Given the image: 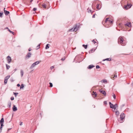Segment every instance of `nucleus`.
Segmentation results:
<instances>
[{
	"mask_svg": "<svg viewBox=\"0 0 133 133\" xmlns=\"http://www.w3.org/2000/svg\"><path fill=\"white\" fill-rule=\"evenodd\" d=\"M118 43L122 46H124L126 45V43L124 42L123 38L121 36L119 37L118 39Z\"/></svg>",
	"mask_w": 133,
	"mask_h": 133,
	"instance_id": "obj_1",
	"label": "nucleus"
},
{
	"mask_svg": "<svg viewBox=\"0 0 133 133\" xmlns=\"http://www.w3.org/2000/svg\"><path fill=\"white\" fill-rule=\"evenodd\" d=\"M79 24H77L74 26L73 28L69 30L70 31H75L76 32L79 29Z\"/></svg>",
	"mask_w": 133,
	"mask_h": 133,
	"instance_id": "obj_2",
	"label": "nucleus"
},
{
	"mask_svg": "<svg viewBox=\"0 0 133 133\" xmlns=\"http://www.w3.org/2000/svg\"><path fill=\"white\" fill-rule=\"evenodd\" d=\"M125 117V114L124 113H122L120 116V119L119 120L118 119V121L120 123H122L123 122V119Z\"/></svg>",
	"mask_w": 133,
	"mask_h": 133,
	"instance_id": "obj_3",
	"label": "nucleus"
},
{
	"mask_svg": "<svg viewBox=\"0 0 133 133\" xmlns=\"http://www.w3.org/2000/svg\"><path fill=\"white\" fill-rule=\"evenodd\" d=\"M40 63V61H37L33 63L30 68V69H33L36 65H38Z\"/></svg>",
	"mask_w": 133,
	"mask_h": 133,
	"instance_id": "obj_4",
	"label": "nucleus"
},
{
	"mask_svg": "<svg viewBox=\"0 0 133 133\" xmlns=\"http://www.w3.org/2000/svg\"><path fill=\"white\" fill-rule=\"evenodd\" d=\"M132 5L129 3H127L126 5H125L124 6V7L125 8L127 9H128L130 8L131 6Z\"/></svg>",
	"mask_w": 133,
	"mask_h": 133,
	"instance_id": "obj_5",
	"label": "nucleus"
},
{
	"mask_svg": "<svg viewBox=\"0 0 133 133\" xmlns=\"http://www.w3.org/2000/svg\"><path fill=\"white\" fill-rule=\"evenodd\" d=\"M31 55L32 54L31 52H28L25 56V59H27L31 57Z\"/></svg>",
	"mask_w": 133,
	"mask_h": 133,
	"instance_id": "obj_6",
	"label": "nucleus"
},
{
	"mask_svg": "<svg viewBox=\"0 0 133 133\" xmlns=\"http://www.w3.org/2000/svg\"><path fill=\"white\" fill-rule=\"evenodd\" d=\"M7 62L8 63V64H9L11 61V57L10 56H8L7 57Z\"/></svg>",
	"mask_w": 133,
	"mask_h": 133,
	"instance_id": "obj_7",
	"label": "nucleus"
},
{
	"mask_svg": "<svg viewBox=\"0 0 133 133\" xmlns=\"http://www.w3.org/2000/svg\"><path fill=\"white\" fill-rule=\"evenodd\" d=\"M109 104L110 105V108L114 109V110H115V107L114 105L113 104H112L111 102H109Z\"/></svg>",
	"mask_w": 133,
	"mask_h": 133,
	"instance_id": "obj_8",
	"label": "nucleus"
},
{
	"mask_svg": "<svg viewBox=\"0 0 133 133\" xmlns=\"http://www.w3.org/2000/svg\"><path fill=\"white\" fill-rule=\"evenodd\" d=\"M99 91L101 93L103 94L104 96H106V93L105 91H103L102 89L99 90Z\"/></svg>",
	"mask_w": 133,
	"mask_h": 133,
	"instance_id": "obj_9",
	"label": "nucleus"
},
{
	"mask_svg": "<svg viewBox=\"0 0 133 133\" xmlns=\"http://www.w3.org/2000/svg\"><path fill=\"white\" fill-rule=\"evenodd\" d=\"M4 122V119L3 118H1V119L0 121V123L1 124V125L2 126V125H3V123Z\"/></svg>",
	"mask_w": 133,
	"mask_h": 133,
	"instance_id": "obj_10",
	"label": "nucleus"
},
{
	"mask_svg": "<svg viewBox=\"0 0 133 133\" xmlns=\"http://www.w3.org/2000/svg\"><path fill=\"white\" fill-rule=\"evenodd\" d=\"M124 25L125 26H128L129 27H131V24L130 22H128L126 23V24H125Z\"/></svg>",
	"mask_w": 133,
	"mask_h": 133,
	"instance_id": "obj_11",
	"label": "nucleus"
},
{
	"mask_svg": "<svg viewBox=\"0 0 133 133\" xmlns=\"http://www.w3.org/2000/svg\"><path fill=\"white\" fill-rule=\"evenodd\" d=\"M5 8H4V14H5L6 15H8L9 13V11L5 10Z\"/></svg>",
	"mask_w": 133,
	"mask_h": 133,
	"instance_id": "obj_12",
	"label": "nucleus"
},
{
	"mask_svg": "<svg viewBox=\"0 0 133 133\" xmlns=\"http://www.w3.org/2000/svg\"><path fill=\"white\" fill-rule=\"evenodd\" d=\"M96 49H95V48L94 49V48L92 49H91V50H89V53H91L92 52H93L95 51Z\"/></svg>",
	"mask_w": 133,
	"mask_h": 133,
	"instance_id": "obj_13",
	"label": "nucleus"
},
{
	"mask_svg": "<svg viewBox=\"0 0 133 133\" xmlns=\"http://www.w3.org/2000/svg\"><path fill=\"white\" fill-rule=\"evenodd\" d=\"M12 110L14 111H15L17 110V108L15 105H14L12 108Z\"/></svg>",
	"mask_w": 133,
	"mask_h": 133,
	"instance_id": "obj_14",
	"label": "nucleus"
},
{
	"mask_svg": "<svg viewBox=\"0 0 133 133\" xmlns=\"http://www.w3.org/2000/svg\"><path fill=\"white\" fill-rule=\"evenodd\" d=\"M94 67L95 66L93 65H90L88 66V68L89 69H91Z\"/></svg>",
	"mask_w": 133,
	"mask_h": 133,
	"instance_id": "obj_15",
	"label": "nucleus"
},
{
	"mask_svg": "<svg viewBox=\"0 0 133 133\" xmlns=\"http://www.w3.org/2000/svg\"><path fill=\"white\" fill-rule=\"evenodd\" d=\"M111 60V58H108L105 59H104L103 60V61H110Z\"/></svg>",
	"mask_w": 133,
	"mask_h": 133,
	"instance_id": "obj_16",
	"label": "nucleus"
},
{
	"mask_svg": "<svg viewBox=\"0 0 133 133\" xmlns=\"http://www.w3.org/2000/svg\"><path fill=\"white\" fill-rule=\"evenodd\" d=\"M101 8V6H99V4H98L97 5L96 8L98 10H99Z\"/></svg>",
	"mask_w": 133,
	"mask_h": 133,
	"instance_id": "obj_17",
	"label": "nucleus"
},
{
	"mask_svg": "<svg viewBox=\"0 0 133 133\" xmlns=\"http://www.w3.org/2000/svg\"><path fill=\"white\" fill-rule=\"evenodd\" d=\"M20 73L21 74V77H22L23 75L24 72L23 70H21L20 71Z\"/></svg>",
	"mask_w": 133,
	"mask_h": 133,
	"instance_id": "obj_18",
	"label": "nucleus"
},
{
	"mask_svg": "<svg viewBox=\"0 0 133 133\" xmlns=\"http://www.w3.org/2000/svg\"><path fill=\"white\" fill-rule=\"evenodd\" d=\"M95 95V97H96L97 96V94L96 92H94V91L93 92V93L92 94V95Z\"/></svg>",
	"mask_w": 133,
	"mask_h": 133,
	"instance_id": "obj_19",
	"label": "nucleus"
},
{
	"mask_svg": "<svg viewBox=\"0 0 133 133\" xmlns=\"http://www.w3.org/2000/svg\"><path fill=\"white\" fill-rule=\"evenodd\" d=\"M87 11L88 13H91L92 14L93 12H92L91 10L89 9V8H88L87 9Z\"/></svg>",
	"mask_w": 133,
	"mask_h": 133,
	"instance_id": "obj_20",
	"label": "nucleus"
},
{
	"mask_svg": "<svg viewBox=\"0 0 133 133\" xmlns=\"http://www.w3.org/2000/svg\"><path fill=\"white\" fill-rule=\"evenodd\" d=\"M6 66L7 69H9L10 67V66L7 64H6Z\"/></svg>",
	"mask_w": 133,
	"mask_h": 133,
	"instance_id": "obj_21",
	"label": "nucleus"
},
{
	"mask_svg": "<svg viewBox=\"0 0 133 133\" xmlns=\"http://www.w3.org/2000/svg\"><path fill=\"white\" fill-rule=\"evenodd\" d=\"M87 45H85L84 44H83L82 45V46L83 47H84L85 49H86L87 48Z\"/></svg>",
	"mask_w": 133,
	"mask_h": 133,
	"instance_id": "obj_22",
	"label": "nucleus"
},
{
	"mask_svg": "<svg viewBox=\"0 0 133 133\" xmlns=\"http://www.w3.org/2000/svg\"><path fill=\"white\" fill-rule=\"evenodd\" d=\"M11 105V103L10 102H9L8 103V107L9 108H10Z\"/></svg>",
	"mask_w": 133,
	"mask_h": 133,
	"instance_id": "obj_23",
	"label": "nucleus"
},
{
	"mask_svg": "<svg viewBox=\"0 0 133 133\" xmlns=\"http://www.w3.org/2000/svg\"><path fill=\"white\" fill-rule=\"evenodd\" d=\"M115 113L116 115L117 116H118L119 115V113L118 111H116Z\"/></svg>",
	"mask_w": 133,
	"mask_h": 133,
	"instance_id": "obj_24",
	"label": "nucleus"
},
{
	"mask_svg": "<svg viewBox=\"0 0 133 133\" xmlns=\"http://www.w3.org/2000/svg\"><path fill=\"white\" fill-rule=\"evenodd\" d=\"M24 87V85L23 84H22L20 87L21 89H23Z\"/></svg>",
	"mask_w": 133,
	"mask_h": 133,
	"instance_id": "obj_25",
	"label": "nucleus"
},
{
	"mask_svg": "<svg viewBox=\"0 0 133 133\" xmlns=\"http://www.w3.org/2000/svg\"><path fill=\"white\" fill-rule=\"evenodd\" d=\"M4 125H1V127L0 128V132H2V127H3Z\"/></svg>",
	"mask_w": 133,
	"mask_h": 133,
	"instance_id": "obj_26",
	"label": "nucleus"
},
{
	"mask_svg": "<svg viewBox=\"0 0 133 133\" xmlns=\"http://www.w3.org/2000/svg\"><path fill=\"white\" fill-rule=\"evenodd\" d=\"M49 44H47L46 46L45 47V49H48L49 48Z\"/></svg>",
	"mask_w": 133,
	"mask_h": 133,
	"instance_id": "obj_27",
	"label": "nucleus"
},
{
	"mask_svg": "<svg viewBox=\"0 0 133 133\" xmlns=\"http://www.w3.org/2000/svg\"><path fill=\"white\" fill-rule=\"evenodd\" d=\"M42 6L44 8H46V5L45 4H43L42 5Z\"/></svg>",
	"mask_w": 133,
	"mask_h": 133,
	"instance_id": "obj_28",
	"label": "nucleus"
},
{
	"mask_svg": "<svg viewBox=\"0 0 133 133\" xmlns=\"http://www.w3.org/2000/svg\"><path fill=\"white\" fill-rule=\"evenodd\" d=\"M10 77V76L9 75H8L7 76L5 77V79H8Z\"/></svg>",
	"mask_w": 133,
	"mask_h": 133,
	"instance_id": "obj_29",
	"label": "nucleus"
},
{
	"mask_svg": "<svg viewBox=\"0 0 133 133\" xmlns=\"http://www.w3.org/2000/svg\"><path fill=\"white\" fill-rule=\"evenodd\" d=\"M40 48V44H38L36 47V49L37 50Z\"/></svg>",
	"mask_w": 133,
	"mask_h": 133,
	"instance_id": "obj_30",
	"label": "nucleus"
},
{
	"mask_svg": "<svg viewBox=\"0 0 133 133\" xmlns=\"http://www.w3.org/2000/svg\"><path fill=\"white\" fill-rule=\"evenodd\" d=\"M7 82V79H5V78L4 81V84H6Z\"/></svg>",
	"mask_w": 133,
	"mask_h": 133,
	"instance_id": "obj_31",
	"label": "nucleus"
},
{
	"mask_svg": "<svg viewBox=\"0 0 133 133\" xmlns=\"http://www.w3.org/2000/svg\"><path fill=\"white\" fill-rule=\"evenodd\" d=\"M102 81H103V83H106L107 82V80L106 79H104Z\"/></svg>",
	"mask_w": 133,
	"mask_h": 133,
	"instance_id": "obj_32",
	"label": "nucleus"
},
{
	"mask_svg": "<svg viewBox=\"0 0 133 133\" xmlns=\"http://www.w3.org/2000/svg\"><path fill=\"white\" fill-rule=\"evenodd\" d=\"M49 84H50V87H51L53 86L52 84L51 83H49Z\"/></svg>",
	"mask_w": 133,
	"mask_h": 133,
	"instance_id": "obj_33",
	"label": "nucleus"
},
{
	"mask_svg": "<svg viewBox=\"0 0 133 133\" xmlns=\"http://www.w3.org/2000/svg\"><path fill=\"white\" fill-rule=\"evenodd\" d=\"M14 95L16 97L17 95L18 94V93L14 92Z\"/></svg>",
	"mask_w": 133,
	"mask_h": 133,
	"instance_id": "obj_34",
	"label": "nucleus"
},
{
	"mask_svg": "<svg viewBox=\"0 0 133 133\" xmlns=\"http://www.w3.org/2000/svg\"><path fill=\"white\" fill-rule=\"evenodd\" d=\"M115 107V109H116V107H117L118 106V105L117 104H116L114 105Z\"/></svg>",
	"mask_w": 133,
	"mask_h": 133,
	"instance_id": "obj_35",
	"label": "nucleus"
},
{
	"mask_svg": "<svg viewBox=\"0 0 133 133\" xmlns=\"http://www.w3.org/2000/svg\"><path fill=\"white\" fill-rule=\"evenodd\" d=\"M65 59V57H64V58H62L61 59V60L62 61H63Z\"/></svg>",
	"mask_w": 133,
	"mask_h": 133,
	"instance_id": "obj_36",
	"label": "nucleus"
},
{
	"mask_svg": "<svg viewBox=\"0 0 133 133\" xmlns=\"http://www.w3.org/2000/svg\"><path fill=\"white\" fill-rule=\"evenodd\" d=\"M96 69H99L100 68V66L98 65H97L96 66Z\"/></svg>",
	"mask_w": 133,
	"mask_h": 133,
	"instance_id": "obj_37",
	"label": "nucleus"
},
{
	"mask_svg": "<svg viewBox=\"0 0 133 133\" xmlns=\"http://www.w3.org/2000/svg\"><path fill=\"white\" fill-rule=\"evenodd\" d=\"M113 96L114 98V99H116V96L115 95V94H113Z\"/></svg>",
	"mask_w": 133,
	"mask_h": 133,
	"instance_id": "obj_38",
	"label": "nucleus"
},
{
	"mask_svg": "<svg viewBox=\"0 0 133 133\" xmlns=\"http://www.w3.org/2000/svg\"><path fill=\"white\" fill-rule=\"evenodd\" d=\"M108 18H106V19L105 20V23L107 21H109V20H108Z\"/></svg>",
	"mask_w": 133,
	"mask_h": 133,
	"instance_id": "obj_39",
	"label": "nucleus"
},
{
	"mask_svg": "<svg viewBox=\"0 0 133 133\" xmlns=\"http://www.w3.org/2000/svg\"><path fill=\"white\" fill-rule=\"evenodd\" d=\"M14 99V97H11V100H13Z\"/></svg>",
	"mask_w": 133,
	"mask_h": 133,
	"instance_id": "obj_40",
	"label": "nucleus"
},
{
	"mask_svg": "<svg viewBox=\"0 0 133 133\" xmlns=\"http://www.w3.org/2000/svg\"><path fill=\"white\" fill-rule=\"evenodd\" d=\"M92 42H93L94 43V44H95V43H96V42H95V40L94 39H93L92 40Z\"/></svg>",
	"mask_w": 133,
	"mask_h": 133,
	"instance_id": "obj_41",
	"label": "nucleus"
},
{
	"mask_svg": "<svg viewBox=\"0 0 133 133\" xmlns=\"http://www.w3.org/2000/svg\"><path fill=\"white\" fill-rule=\"evenodd\" d=\"M109 23H110V24H112V23H113V21H110V20H109Z\"/></svg>",
	"mask_w": 133,
	"mask_h": 133,
	"instance_id": "obj_42",
	"label": "nucleus"
},
{
	"mask_svg": "<svg viewBox=\"0 0 133 133\" xmlns=\"http://www.w3.org/2000/svg\"><path fill=\"white\" fill-rule=\"evenodd\" d=\"M54 68V66H51L50 68V69L52 70Z\"/></svg>",
	"mask_w": 133,
	"mask_h": 133,
	"instance_id": "obj_43",
	"label": "nucleus"
},
{
	"mask_svg": "<svg viewBox=\"0 0 133 133\" xmlns=\"http://www.w3.org/2000/svg\"><path fill=\"white\" fill-rule=\"evenodd\" d=\"M104 104H107V101H104Z\"/></svg>",
	"mask_w": 133,
	"mask_h": 133,
	"instance_id": "obj_44",
	"label": "nucleus"
},
{
	"mask_svg": "<svg viewBox=\"0 0 133 133\" xmlns=\"http://www.w3.org/2000/svg\"><path fill=\"white\" fill-rule=\"evenodd\" d=\"M37 8H34L33 9V10L34 11H35L37 10Z\"/></svg>",
	"mask_w": 133,
	"mask_h": 133,
	"instance_id": "obj_45",
	"label": "nucleus"
},
{
	"mask_svg": "<svg viewBox=\"0 0 133 133\" xmlns=\"http://www.w3.org/2000/svg\"><path fill=\"white\" fill-rule=\"evenodd\" d=\"M10 33H12V34H13V35H14V32H13L12 31H10Z\"/></svg>",
	"mask_w": 133,
	"mask_h": 133,
	"instance_id": "obj_46",
	"label": "nucleus"
},
{
	"mask_svg": "<svg viewBox=\"0 0 133 133\" xmlns=\"http://www.w3.org/2000/svg\"><path fill=\"white\" fill-rule=\"evenodd\" d=\"M10 80L11 82H13L14 81V79L13 78L11 79Z\"/></svg>",
	"mask_w": 133,
	"mask_h": 133,
	"instance_id": "obj_47",
	"label": "nucleus"
},
{
	"mask_svg": "<svg viewBox=\"0 0 133 133\" xmlns=\"http://www.w3.org/2000/svg\"><path fill=\"white\" fill-rule=\"evenodd\" d=\"M20 125H22V122H20Z\"/></svg>",
	"mask_w": 133,
	"mask_h": 133,
	"instance_id": "obj_48",
	"label": "nucleus"
},
{
	"mask_svg": "<svg viewBox=\"0 0 133 133\" xmlns=\"http://www.w3.org/2000/svg\"><path fill=\"white\" fill-rule=\"evenodd\" d=\"M117 75H114V77H113V78H115V77H117Z\"/></svg>",
	"mask_w": 133,
	"mask_h": 133,
	"instance_id": "obj_49",
	"label": "nucleus"
},
{
	"mask_svg": "<svg viewBox=\"0 0 133 133\" xmlns=\"http://www.w3.org/2000/svg\"><path fill=\"white\" fill-rule=\"evenodd\" d=\"M17 86L18 87H19L20 86V85L19 84H18L17 85Z\"/></svg>",
	"mask_w": 133,
	"mask_h": 133,
	"instance_id": "obj_50",
	"label": "nucleus"
},
{
	"mask_svg": "<svg viewBox=\"0 0 133 133\" xmlns=\"http://www.w3.org/2000/svg\"><path fill=\"white\" fill-rule=\"evenodd\" d=\"M31 49L30 48L29 49H28V51H31Z\"/></svg>",
	"mask_w": 133,
	"mask_h": 133,
	"instance_id": "obj_51",
	"label": "nucleus"
},
{
	"mask_svg": "<svg viewBox=\"0 0 133 133\" xmlns=\"http://www.w3.org/2000/svg\"><path fill=\"white\" fill-rule=\"evenodd\" d=\"M95 14L93 15L92 16V17L93 18H95Z\"/></svg>",
	"mask_w": 133,
	"mask_h": 133,
	"instance_id": "obj_52",
	"label": "nucleus"
},
{
	"mask_svg": "<svg viewBox=\"0 0 133 133\" xmlns=\"http://www.w3.org/2000/svg\"><path fill=\"white\" fill-rule=\"evenodd\" d=\"M124 106V104H123L122 106H121V108L123 107Z\"/></svg>",
	"mask_w": 133,
	"mask_h": 133,
	"instance_id": "obj_53",
	"label": "nucleus"
},
{
	"mask_svg": "<svg viewBox=\"0 0 133 133\" xmlns=\"http://www.w3.org/2000/svg\"><path fill=\"white\" fill-rule=\"evenodd\" d=\"M9 29V28H8V27H6V28H4V29H8V30Z\"/></svg>",
	"mask_w": 133,
	"mask_h": 133,
	"instance_id": "obj_54",
	"label": "nucleus"
},
{
	"mask_svg": "<svg viewBox=\"0 0 133 133\" xmlns=\"http://www.w3.org/2000/svg\"><path fill=\"white\" fill-rule=\"evenodd\" d=\"M8 30L10 32L11 31V30L9 29H8Z\"/></svg>",
	"mask_w": 133,
	"mask_h": 133,
	"instance_id": "obj_55",
	"label": "nucleus"
},
{
	"mask_svg": "<svg viewBox=\"0 0 133 133\" xmlns=\"http://www.w3.org/2000/svg\"><path fill=\"white\" fill-rule=\"evenodd\" d=\"M14 71L15 72V71H16L17 70V69H14Z\"/></svg>",
	"mask_w": 133,
	"mask_h": 133,
	"instance_id": "obj_56",
	"label": "nucleus"
},
{
	"mask_svg": "<svg viewBox=\"0 0 133 133\" xmlns=\"http://www.w3.org/2000/svg\"><path fill=\"white\" fill-rule=\"evenodd\" d=\"M33 0H30V2H31Z\"/></svg>",
	"mask_w": 133,
	"mask_h": 133,
	"instance_id": "obj_57",
	"label": "nucleus"
},
{
	"mask_svg": "<svg viewBox=\"0 0 133 133\" xmlns=\"http://www.w3.org/2000/svg\"><path fill=\"white\" fill-rule=\"evenodd\" d=\"M93 107L94 108L95 107V106L94 105H93Z\"/></svg>",
	"mask_w": 133,
	"mask_h": 133,
	"instance_id": "obj_58",
	"label": "nucleus"
},
{
	"mask_svg": "<svg viewBox=\"0 0 133 133\" xmlns=\"http://www.w3.org/2000/svg\"><path fill=\"white\" fill-rule=\"evenodd\" d=\"M76 48V47H75V48L74 49H73V48H72V49H73V50H74Z\"/></svg>",
	"mask_w": 133,
	"mask_h": 133,
	"instance_id": "obj_59",
	"label": "nucleus"
},
{
	"mask_svg": "<svg viewBox=\"0 0 133 133\" xmlns=\"http://www.w3.org/2000/svg\"><path fill=\"white\" fill-rule=\"evenodd\" d=\"M11 129V128H10V129H8V131H9V130H10V129Z\"/></svg>",
	"mask_w": 133,
	"mask_h": 133,
	"instance_id": "obj_60",
	"label": "nucleus"
},
{
	"mask_svg": "<svg viewBox=\"0 0 133 133\" xmlns=\"http://www.w3.org/2000/svg\"><path fill=\"white\" fill-rule=\"evenodd\" d=\"M20 47V46L18 45V47Z\"/></svg>",
	"mask_w": 133,
	"mask_h": 133,
	"instance_id": "obj_61",
	"label": "nucleus"
},
{
	"mask_svg": "<svg viewBox=\"0 0 133 133\" xmlns=\"http://www.w3.org/2000/svg\"><path fill=\"white\" fill-rule=\"evenodd\" d=\"M132 84L133 85V82H132Z\"/></svg>",
	"mask_w": 133,
	"mask_h": 133,
	"instance_id": "obj_62",
	"label": "nucleus"
},
{
	"mask_svg": "<svg viewBox=\"0 0 133 133\" xmlns=\"http://www.w3.org/2000/svg\"><path fill=\"white\" fill-rule=\"evenodd\" d=\"M2 0H0V1L1 2Z\"/></svg>",
	"mask_w": 133,
	"mask_h": 133,
	"instance_id": "obj_63",
	"label": "nucleus"
}]
</instances>
